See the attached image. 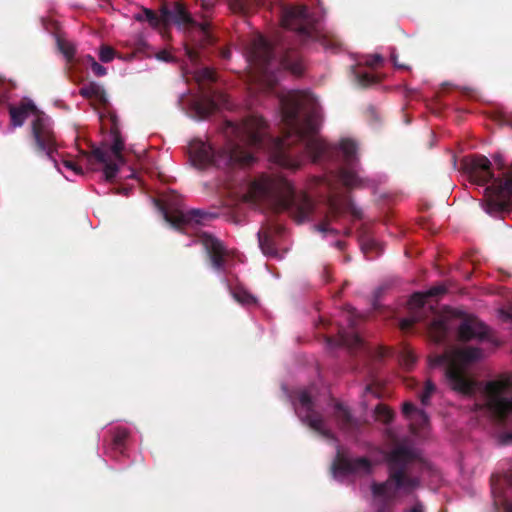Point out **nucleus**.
<instances>
[{"instance_id":"nucleus-1","label":"nucleus","mask_w":512,"mask_h":512,"mask_svg":"<svg viewBox=\"0 0 512 512\" xmlns=\"http://www.w3.org/2000/svg\"><path fill=\"white\" fill-rule=\"evenodd\" d=\"M272 55L271 44L263 36H255L245 49L246 81L251 97L269 91L277 95L283 137H268L266 122L256 114H251L240 124L226 121L222 130V147L217 148L214 143L202 139L190 142L188 149L194 166L246 167L255 161L251 149H267L271 161L295 170L307 159L316 162L332 153L331 147L319 134L322 114L314 95L307 91L280 93L276 90L278 78L274 70L282 68L300 75L302 62L291 57L277 60Z\"/></svg>"},{"instance_id":"nucleus-2","label":"nucleus","mask_w":512,"mask_h":512,"mask_svg":"<svg viewBox=\"0 0 512 512\" xmlns=\"http://www.w3.org/2000/svg\"><path fill=\"white\" fill-rule=\"evenodd\" d=\"M483 357L477 347H455L442 355L430 358L431 367L442 366L448 385L462 395L480 393L485 406L500 422L512 423V385L508 381H491L477 384L468 378V369ZM503 444L512 443V432L500 436Z\"/></svg>"},{"instance_id":"nucleus-3","label":"nucleus","mask_w":512,"mask_h":512,"mask_svg":"<svg viewBox=\"0 0 512 512\" xmlns=\"http://www.w3.org/2000/svg\"><path fill=\"white\" fill-rule=\"evenodd\" d=\"M445 291L443 285H438L425 292L413 294L408 303L411 316L401 321V328L406 330L414 323L422 321L429 310L432 320L427 326V333L435 343H444L452 337L460 341H492L489 328L478 318L449 308L437 311L432 305H428V298L444 294Z\"/></svg>"},{"instance_id":"nucleus-4","label":"nucleus","mask_w":512,"mask_h":512,"mask_svg":"<svg viewBox=\"0 0 512 512\" xmlns=\"http://www.w3.org/2000/svg\"><path fill=\"white\" fill-rule=\"evenodd\" d=\"M241 198L253 207L267 205L288 210L298 223L308 220L314 208L306 194L296 192L293 185L280 175H261L247 184Z\"/></svg>"},{"instance_id":"nucleus-5","label":"nucleus","mask_w":512,"mask_h":512,"mask_svg":"<svg viewBox=\"0 0 512 512\" xmlns=\"http://www.w3.org/2000/svg\"><path fill=\"white\" fill-rule=\"evenodd\" d=\"M9 113L11 125L14 128L22 126L25 119H32L33 135L38 148L53 161L57 170L67 180H71L72 176L83 175V169L89 167L92 156L80 153L75 158H62L59 163L54 156V153H57V141L51 120L43 112H40L31 101H23L18 106L9 105Z\"/></svg>"},{"instance_id":"nucleus-6","label":"nucleus","mask_w":512,"mask_h":512,"mask_svg":"<svg viewBox=\"0 0 512 512\" xmlns=\"http://www.w3.org/2000/svg\"><path fill=\"white\" fill-rule=\"evenodd\" d=\"M418 456V450L403 442L396 443L388 453L389 478L381 484L372 485L373 503L377 512H386L385 508L400 494H409L420 486L418 477L410 476V468Z\"/></svg>"},{"instance_id":"nucleus-7","label":"nucleus","mask_w":512,"mask_h":512,"mask_svg":"<svg viewBox=\"0 0 512 512\" xmlns=\"http://www.w3.org/2000/svg\"><path fill=\"white\" fill-rule=\"evenodd\" d=\"M155 204L163 214L165 221L172 227L182 229L185 233L189 231L197 233L198 241L209 254L215 270L225 268L228 254L222 243L207 232H198V226L205 225L212 218L211 214L200 210L185 211L178 203H174V195L164 203L155 200Z\"/></svg>"},{"instance_id":"nucleus-8","label":"nucleus","mask_w":512,"mask_h":512,"mask_svg":"<svg viewBox=\"0 0 512 512\" xmlns=\"http://www.w3.org/2000/svg\"><path fill=\"white\" fill-rule=\"evenodd\" d=\"M139 20H146L152 27H158L161 21L174 23L180 29H189V34L184 46L185 54L191 63L197 60V47L211 43L212 37L206 24H197L190 16L185 6L177 3L172 10L165 9L161 17L149 9L143 11Z\"/></svg>"},{"instance_id":"nucleus-9","label":"nucleus","mask_w":512,"mask_h":512,"mask_svg":"<svg viewBox=\"0 0 512 512\" xmlns=\"http://www.w3.org/2000/svg\"><path fill=\"white\" fill-rule=\"evenodd\" d=\"M282 24L286 29L295 31L303 40L320 42L328 48L327 35L320 23L308 13L302 5L287 7L283 10Z\"/></svg>"},{"instance_id":"nucleus-10","label":"nucleus","mask_w":512,"mask_h":512,"mask_svg":"<svg viewBox=\"0 0 512 512\" xmlns=\"http://www.w3.org/2000/svg\"><path fill=\"white\" fill-rule=\"evenodd\" d=\"M110 121L113 143L95 148L92 153V156L102 165L103 174L107 181L113 180L118 174L120 167L125 164L122 154L124 139L118 133L116 116L111 114Z\"/></svg>"},{"instance_id":"nucleus-11","label":"nucleus","mask_w":512,"mask_h":512,"mask_svg":"<svg viewBox=\"0 0 512 512\" xmlns=\"http://www.w3.org/2000/svg\"><path fill=\"white\" fill-rule=\"evenodd\" d=\"M335 153L342 160L338 179L346 187L355 188L365 186V180L359 176L357 166V144L352 139H342Z\"/></svg>"},{"instance_id":"nucleus-12","label":"nucleus","mask_w":512,"mask_h":512,"mask_svg":"<svg viewBox=\"0 0 512 512\" xmlns=\"http://www.w3.org/2000/svg\"><path fill=\"white\" fill-rule=\"evenodd\" d=\"M295 411L303 423L317 431L327 438L330 437V431L323 421L322 416L315 411V403L312 400L311 390H302L299 392L298 400L293 402Z\"/></svg>"},{"instance_id":"nucleus-13","label":"nucleus","mask_w":512,"mask_h":512,"mask_svg":"<svg viewBox=\"0 0 512 512\" xmlns=\"http://www.w3.org/2000/svg\"><path fill=\"white\" fill-rule=\"evenodd\" d=\"M487 198L484 206L488 214H495L512 206V177L496 179L485 188Z\"/></svg>"},{"instance_id":"nucleus-14","label":"nucleus","mask_w":512,"mask_h":512,"mask_svg":"<svg viewBox=\"0 0 512 512\" xmlns=\"http://www.w3.org/2000/svg\"><path fill=\"white\" fill-rule=\"evenodd\" d=\"M231 108L228 96L220 91H208L192 99L190 112L198 119H204L214 110Z\"/></svg>"},{"instance_id":"nucleus-15","label":"nucleus","mask_w":512,"mask_h":512,"mask_svg":"<svg viewBox=\"0 0 512 512\" xmlns=\"http://www.w3.org/2000/svg\"><path fill=\"white\" fill-rule=\"evenodd\" d=\"M371 465L365 458H348L344 452L337 447L336 458L332 465L333 477L338 481H344L352 474H368Z\"/></svg>"},{"instance_id":"nucleus-16","label":"nucleus","mask_w":512,"mask_h":512,"mask_svg":"<svg viewBox=\"0 0 512 512\" xmlns=\"http://www.w3.org/2000/svg\"><path fill=\"white\" fill-rule=\"evenodd\" d=\"M494 505L499 512H512V468L505 474L492 476Z\"/></svg>"},{"instance_id":"nucleus-17","label":"nucleus","mask_w":512,"mask_h":512,"mask_svg":"<svg viewBox=\"0 0 512 512\" xmlns=\"http://www.w3.org/2000/svg\"><path fill=\"white\" fill-rule=\"evenodd\" d=\"M490 166L491 162L485 156L471 158L467 164L471 180L478 185H486L493 177Z\"/></svg>"},{"instance_id":"nucleus-18","label":"nucleus","mask_w":512,"mask_h":512,"mask_svg":"<svg viewBox=\"0 0 512 512\" xmlns=\"http://www.w3.org/2000/svg\"><path fill=\"white\" fill-rule=\"evenodd\" d=\"M403 414L409 421L412 434L418 437L425 436L429 420L424 411L417 409L411 403H404Z\"/></svg>"},{"instance_id":"nucleus-19","label":"nucleus","mask_w":512,"mask_h":512,"mask_svg":"<svg viewBox=\"0 0 512 512\" xmlns=\"http://www.w3.org/2000/svg\"><path fill=\"white\" fill-rule=\"evenodd\" d=\"M382 62H383V58L379 54L365 56L362 59H360L357 63V67L354 68V70H353L356 81L362 86H366V85L375 83L377 81V77L371 73L362 71L359 68V66L364 64L367 67L374 69V68L378 67Z\"/></svg>"},{"instance_id":"nucleus-20","label":"nucleus","mask_w":512,"mask_h":512,"mask_svg":"<svg viewBox=\"0 0 512 512\" xmlns=\"http://www.w3.org/2000/svg\"><path fill=\"white\" fill-rule=\"evenodd\" d=\"M259 247L264 255L268 257H278V253L274 248V241L272 239V232L268 228H261L258 233Z\"/></svg>"},{"instance_id":"nucleus-21","label":"nucleus","mask_w":512,"mask_h":512,"mask_svg":"<svg viewBox=\"0 0 512 512\" xmlns=\"http://www.w3.org/2000/svg\"><path fill=\"white\" fill-rule=\"evenodd\" d=\"M335 419L343 430H349L356 426V422L351 418L349 411L341 404H336L333 407Z\"/></svg>"},{"instance_id":"nucleus-22","label":"nucleus","mask_w":512,"mask_h":512,"mask_svg":"<svg viewBox=\"0 0 512 512\" xmlns=\"http://www.w3.org/2000/svg\"><path fill=\"white\" fill-rule=\"evenodd\" d=\"M81 94L86 97L97 99L99 102L105 104L107 102L104 89L95 83H91L81 89Z\"/></svg>"},{"instance_id":"nucleus-23","label":"nucleus","mask_w":512,"mask_h":512,"mask_svg":"<svg viewBox=\"0 0 512 512\" xmlns=\"http://www.w3.org/2000/svg\"><path fill=\"white\" fill-rule=\"evenodd\" d=\"M341 344L349 349L364 347L363 339L356 332H350L341 336Z\"/></svg>"},{"instance_id":"nucleus-24","label":"nucleus","mask_w":512,"mask_h":512,"mask_svg":"<svg viewBox=\"0 0 512 512\" xmlns=\"http://www.w3.org/2000/svg\"><path fill=\"white\" fill-rule=\"evenodd\" d=\"M193 78L199 84L204 82H214L216 80V73L210 68H202L193 72Z\"/></svg>"},{"instance_id":"nucleus-25","label":"nucleus","mask_w":512,"mask_h":512,"mask_svg":"<svg viewBox=\"0 0 512 512\" xmlns=\"http://www.w3.org/2000/svg\"><path fill=\"white\" fill-rule=\"evenodd\" d=\"M374 414L375 420L383 424H389L393 418V413L383 404L376 406Z\"/></svg>"},{"instance_id":"nucleus-26","label":"nucleus","mask_w":512,"mask_h":512,"mask_svg":"<svg viewBox=\"0 0 512 512\" xmlns=\"http://www.w3.org/2000/svg\"><path fill=\"white\" fill-rule=\"evenodd\" d=\"M232 295L237 302L243 305L255 303V298L242 287H237L233 290Z\"/></svg>"},{"instance_id":"nucleus-27","label":"nucleus","mask_w":512,"mask_h":512,"mask_svg":"<svg viewBox=\"0 0 512 512\" xmlns=\"http://www.w3.org/2000/svg\"><path fill=\"white\" fill-rule=\"evenodd\" d=\"M400 363L406 369H410L416 362V356L412 350L406 349L400 355Z\"/></svg>"},{"instance_id":"nucleus-28","label":"nucleus","mask_w":512,"mask_h":512,"mask_svg":"<svg viewBox=\"0 0 512 512\" xmlns=\"http://www.w3.org/2000/svg\"><path fill=\"white\" fill-rule=\"evenodd\" d=\"M57 44H58L60 51L63 53V55L65 56V58L67 60H70L73 58V56L75 54V47L73 44H71L70 42H67L65 40H62V39H58Z\"/></svg>"},{"instance_id":"nucleus-29","label":"nucleus","mask_w":512,"mask_h":512,"mask_svg":"<svg viewBox=\"0 0 512 512\" xmlns=\"http://www.w3.org/2000/svg\"><path fill=\"white\" fill-rule=\"evenodd\" d=\"M87 62L90 64V67L96 76L101 77L106 75V68L99 64L92 56H87Z\"/></svg>"},{"instance_id":"nucleus-30","label":"nucleus","mask_w":512,"mask_h":512,"mask_svg":"<svg viewBox=\"0 0 512 512\" xmlns=\"http://www.w3.org/2000/svg\"><path fill=\"white\" fill-rule=\"evenodd\" d=\"M436 387L431 381H427L425 384V389L423 393L420 396L421 403L426 406L429 403V399L433 392L435 391Z\"/></svg>"},{"instance_id":"nucleus-31","label":"nucleus","mask_w":512,"mask_h":512,"mask_svg":"<svg viewBox=\"0 0 512 512\" xmlns=\"http://www.w3.org/2000/svg\"><path fill=\"white\" fill-rule=\"evenodd\" d=\"M363 252L368 256V253L373 250H379V243L374 238H366L361 243Z\"/></svg>"},{"instance_id":"nucleus-32","label":"nucleus","mask_w":512,"mask_h":512,"mask_svg":"<svg viewBox=\"0 0 512 512\" xmlns=\"http://www.w3.org/2000/svg\"><path fill=\"white\" fill-rule=\"evenodd\" d=\"M115 52L114 50L109 46H102L99 51V58L102 62H110L114 59Z\"/></svg>"},{"instance_id":"nucleus-33","label":"nucleus","mask_w":512,"mask_h":512,"mask_svg":"<svg viewBox=\"0 0 512 512\" xmlns=\"http://www.w3.org/2000/svg\"><path fill=\"white\" fill-rule=\"evenodd\" d=\"M267 4L268 0H240L239 9L244 11L248 9L251 5L266 6Z\"/></svg>"},{"instance_id":"nucleus-34","label":"nucleus","mask_w":512,"mask_h":512,"mask_svg":"<svg viewBox=\"0 0 512 512\" xmlns=\"http://www.w3.org/2000/svg\"><path fill=\"white\" fill-rule=\"evenodd\" d=\"M156 58L160 61L171 62L175 60V57L168 50H161L156 53Z\"/></svg>"},{"instance_id":"nucleus-35","label":"nucleus","mask_w":512,"mask_h":512,"mask_svg":"<svg viewBox=\"0 0 512 512\" xmlns=\"http://www.w3.org/2000/svg\"><path fill=\"white\" fill-rule=\"evenodd\" d=\"M7 84L0 79V105L5 104L7 101Z\"/></svg>"},{"instance_id":"nucleus-36","label":"nucleus","mask_w":512,"mask_h":512,"mask_svg":"<svg viewBox=\"0 0 512 512\" xmlns=\"http://www.w3.org/2000/svg\"><path fill=\"white\" fill-rule=\"evenodd\" d=\"M329 208L332 213H340L342 210L339 201L335 198L330 200Z\"/></svg>"},{"instance_id":"nucleus-37","label":"nucleus","mask_w":512,"mask_h":512,"mask_svg":"<svg viewBox=\"0 0 512 512\" xmlns=\"http://www.w3.org/2000/svg\"><path fill=\"white\" fill-rule=\"evenodd\" d=\"M199 5L204 11H209L214 5V2L211 0H199Z\"/></svg>"},{"instance_id":"nucleus-38","label":"nucleus","mask_w":512,"mask_h":512,"mask_svg":"<svg viewBox=\"0 0 512 512\" xmlns=\"http://www.w3.org/2000/svg\"><path fill=\"white\" fill-rule=\"evenodd\" d=\"M499 316L503 321H512V313L504 310L499 311Z\"/></svg>"},{"instance_id":"nucleus-39","label":"nucleus","mask_w":512,"mask_h":512,"mask_svg":"<svg viewBox=\"0 0 512 512\" xmlns=\"http://www.w3.org/2000/svg\"><path fill=\"white\" fill-rule=\"evenodd\" d=\"M317 229H318V231L323 232V233L328 232V231H332V229H330L328 227V224H326V223L318 225Z\"/></svg>"},{"instance_id":"nucleus-40","label":"nucleus","mask_w":512,"mask_h":512,"mask_svg":"<svg viewBox=\"0 0 512 512\" xmlns=\"http://www.w3.org/2000/svg\"><path fill=\"white\" fill-rule=\"evenodd\" d=\"M408 512H423V506L421 504L414 505Z\"/></svg>"},{"instance_id":"nucleus-41","label":"nucleus","mask_w":512,"mask_h":512,"mask_svg":"<svg viewBox=\"0 0 512 512\" xmlns=\"http://www.w3.org/2000/svg\"><path fill=\"white\" fill-rule=\"evenodd\" d=\"M391 60H392L393 64H394L396 67H398V68H404V66H403V65H401V64H399V63H398V61H397V56H396L394 53H392V54H391Z\"/></svg>"},{"instance_id":"nucleus-42","label":"nucleus","mask_w":512,"mask_h":512,"mask_svg":"<svg viewBox=\"0 0 512 512\" xmlns=\"http://www.w3.org/2000/svg\"><path fill=\"white\" fill-rule=\"evenodd\" d=\"M125 436H126V432H125V431H123V432L121 433V435H118V436L116 437V439H115L116 445H119V444H120V441H121V440H122V438H124Z\"/></svg>"},{"instance_id":"nucleus-43","label":"nucleus","mask_w":512,"mask_h":512,"mask_svg":"<svg viewBox=\"0 0 512 512\" xmlns=\"http://www.w3.org/2000/svg\"><path fill=\"white\" fill-rule=\"evenodd\" d=\"M365 392H366V393H373V394H374V391H373V389H372V387H371V386H366V388H365Z\"/></svg>"},{"instance_id":"nucleus-44","label":"nucleus","mask_w":512,"mask_h":512,"mask_svg":"<svg viewBox=\"0 0 512 512\" xmlns=\"http://www.w3.org/2000/svg\"><path fill=\"white\" fill-rule=\"evenodd\" d=\"M222 56H223L224 58H229V57H230V51H224V52H223V54H222Z\"/></svg>"},{"instance_id":"nucleus-45","label":"nucleus","mask_w":512,"mask_h":512,"mask_svg":"<svg viewBox=\"0 0 512 512\" xmlns=\"http://www.w3.org/2000/svg\"><path fill=\"white\" fill-rule=\"evenodd\" d=\"M265 228L270 229V231L272 232V235L274 234V231L277 230V227L272 228L270 226H266Z\"/></svg>"},{"instance_id":"nucleus-46","label":"nucleus","mask_w":512,"mask_h":512,"mask_svg":"<svg viewBox=\"0 0 512 512\" xmlns=\"http://www.w3.org/2000/svg\"><path fill=\"white\" fill-rule=\"evenodd\" d=\"M387 434L389 435V437H390L391 439H393V438H394V436H393V433H392L391 429H388V430H387Z\"/></svg>"},{"instance_id":"nucleus-47","label":"nucleus","mask_w":512,"mask_h":512,"mask_svg":"<svg viewBox=\"0 0 512 512\" xmlns=\"http://www.w3.org/2000/svg\"><path fill=\"white\" fill-rule=\"evenodd\" d=\"M385 355V351L383 349H381L379 351V357H383Z\"/></svg>"},{"instance_id":"nucleus-48","label":"nucleus","mask_w":512,"mask_h":512,"mask_svg":"<svg viewBox=\"0 0 512 512\" xmlns=\"http://www.w3.org/2000/svg\"><path fill=\"white\" fill-rule=\"evenodd\" d=\"M134 176H135V173H134V171H133V170H131V173H130L127 177L132 178V177H134Z\"/></svg>"},{"instance_id":"nucleus-49","label":"nucleus","mask_w":512,"mask_h":512,"mask_svg":"<svg viewBox=\"0 0 512 512\" xmlns=\"http://www.w3.org/2000/svg\"><path fill=\"white\" fill-rule=\"evenodd\" d=\"M100 119L102 121V125H105V123H104L105 120H104V116L103 115H100Z\"/></svg>"}]
</instances>
